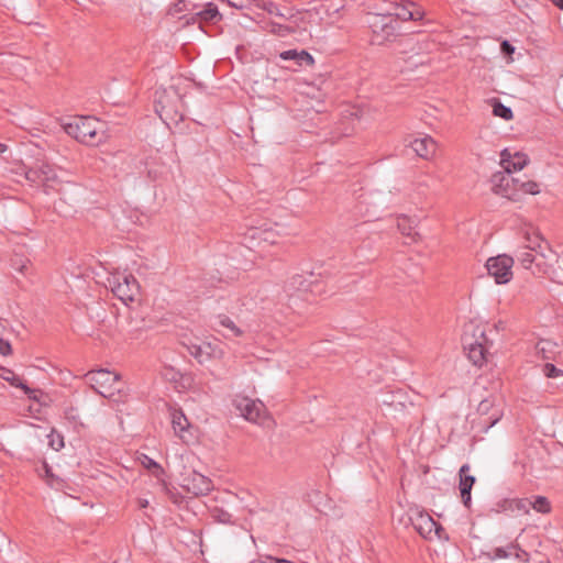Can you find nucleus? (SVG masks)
Here are the masks:
<instances>
[{"label":"nucleus","mask_w":563,"mask_h":563,"mask_svg":"<svg viewBox=\"0 0 563 563\" xmlns=\"http://www.w3.org/2000/svg\"><path fill=\"white\" fill-rule=\"evenodd\" d=\"M0 377L8 382L11 386L21 388L29 398H35L34 394L36 390L27 387L23 380L11 369L2 367L0 368Z\"/></svg>","instance_id":"27"},{"label":"nucleus","mask_w":563,"mask_h":563,"mask_svg":"<svg viewBox=\"0 0 563 563\" xmlns=\"http://www.w3.org/2000/svg\"><path fill=\"white\" fill-rule=\"evenodd\" d=\"M212 517L221 523H229L232 518L231 514L218 507L212 510Z\"/></svg>","instance_id":"37"},{"label":"nucleus","mask_w":563,"mask_h":563,"mask_svg":"<svg viewBox=\"0 0 563 563\" xmlns=\"http://www.w3.org/2000/svg\"><path fill=\"white\" fill-rule=\"evenodd\" d=\"M520 183H525L523 180H520L519 178L512 177V180H510V189L514 192L512 200L517 199V194L521 192L520 190Z\"/></svg>","instance_id":"44"},{"label":"nucleus","mask_w":563,"mask_h":563,"mask_svg":"<svg viewBox=\"0 0 563 563\" xmlns=\"http://www.w3.org/2000/svg\"><path fill=\"white\" fill-rule=\"evenodd\" d=\"M516 256L523 268L530 269L533 274L540 273V269H533L534 264L536 267L540 266V263L538 262V257H540L539 254L534 253L526 246H522L517 251Z\"/></svg>","instance_id":"24"},{"label":"nucleus","mask_w":563,"mask_h":563,"mask_svg":"<svg viewBox=\"0 0 563 563\" xmlns=\"http://www.w3.org/2000/svg\"><path fill=\"white\" fill-rule=\"evenodd\" d=\"M530 509L540 514H548L551 510V505L547 497L536 496L533 500L530 499Z\"/></svg>","instance_id":"32"},{"label":"nucleus","mask_w":563,"mask_h":563,"mask_svg":"<svg viewBox=\"0 0 563 563\" xmlns=\"http://www.w3.org/2000/svg\"><path fill=\"white\" fill-rule=\"evenodd\" d=\"M530 1L531 0H512L514 4L519 8L527 7Z\"/></svg>","instance_id":"48"},{"label":"nucleus","mask_w":563,"mask_h":563,"mask_svg":"<svg viewBox=\"0 0 563 563\" xmlns=\"http://www.w3.org/2000/svg\"><path fill=\"white\" fill-rule=\"evenodd\" d=\"M367 22L373 32V42L378 45L390 41L398 30V23L386 11L369 14Z\"/></svg>","instance_id":"6"},{"label":"nucleus","mask_w":563,"mask_h":563,"mask_svg":"<svg viewBox=\"0 0 563 563\" xmlns=\"http://www.w3.org/2000/svg\"><path fill=\"white\" fill-rule=\"evenodd\" d=\"M229 5L235 9H244L250 4V0H228Z\"/></svg>","instance_id":"45"},{"label":"nucleus","mask_w":563,"mask_h":563,"mask_svg":"<svg viewBox=\"0 0 563 563\" xmlns=\"http://www.w3.org/2000/svg\"><path fill=\"white\" fill-rule=\"evenodd\" d=\"M25 179L35 186L43 187L45 192L58 191L62 187V179L59 178L54 166L48 163H37L35 166L30 167L24 173Z\"/></svg>","instance_id":"4"},{"label":"nucleus","mask_w":563,"mask_h":563,"mask_svg":"<svg viewBox=\"0 0 563 563\" xmlns=\"http://www.w3.org/2000/svg\"><path fill=\"white\" fill-rule=\"evenodd\" d=\"M155 111L169 129L177 126L184 120V113L177 108H155Z\"/></svg>","instance_id":"28"},{"label":"nucleus","mask_w":563,"mask_h":563,"mask_svg":"<svg viewBox=\"0 0 563 563\" xmlns=\"http://www.w3.org/2000/svg\"><path fill=\"white\" fill-rule=\"evenodd\" d=\"M508 549L512 550V556L522 562L529 561V553L521 549L518 543L508 544Z\"/></svg>","instance_id":"36"},{"label":"nucleus","mask_w":563,"mask_h":563,"mask_svg":"<svg viewBox=\"0 0 563 563\" xmlns=\"http://www.w3.org/2000/svg\"><path fill=\"white\" fill-rule=\"evenodd\" d=\"M12 353V347L9 341L4 340L3 338L0 339V355L8 356Z\"/></svg>","instance_id":"43"},{"label":"nucleus","mask_w":563,"mask_h":563,"mask_svg":"<svg viewBox=\"0 0 563 563\" xmlns=\"http://www.w3.org/2000/svg\"><path fill=\"white\" fill-rule=\"evenodd\" d=\"M525 245L529 250L540 255V258H544V251L548 249V243L542 239L539 232L528 231L525 234Z\"/></svg>","instance_id":"23"},{"label":"nucleus","mask_w":563,"mask_h":563,"mask_svg":"<svg viewBox=\"0 0 563 563\" xmlns=\"http://www.w3.org/2000/svg\"><path fill=\"white\" fill-rule=\"evenodd\" d=\"M463 347L467 353L470 361L476 365L482 366L486 360L487 349L478 339L463 338Z\"/></svg>","instance_id":"17"},{"label":"nucleus","mask_w":563,"mask_h":563,"mask_svg":"<svg viewBox=\"0 0 563 563\" xmlns=\"http://www.w3.org/2000/svg\"><path fill=\"white\" fill-rule=\"evenodd\" d=\"M112 294L124 305L133 302L140 294V285L136 278L126 272L111 273L107 279Z\"/></svg>","instance_id":"3"},{"label":"nucleus","mask_w":563,"mask_h":563,"mask_svg":"<svg viewBox=\"0 0 563 563\" xmlns=\"http://www.w3.org/2000/svg\"><path fill=\"white\" fill-rule=\"evenodd\" d=\"M410 521L416 531L424 539H431L432 533H434L438 538H441V533L444 531L442 526L423 510H417L410 517Z\"/></svg>","instance_id":"10"},{"label":"nucleus","mask_w":563,"mask_h":563,"mask_svg":"<svg viewBox=\"0 0 563 563\" xmlns=\"http://www.w3.org/2000/svg\"><path fill=\"white\" fill-rule=\"evenodd\" d=\"M539 563H550V561L549 560H544V561H541Z\"/></svg>","instance_id":"56"},{"label":"nucleus","mask_w":563,"mask_h":563,"mask_svg":"<svg viewBox=\"0 0 563 563\" xmlns=\"http://www.w3.org/2000/svg\"><path fill=\"white\" fill-rule=\"evenodd\" d=\"M413 152L423 159H430L437 152V142L430 135L415 139L410 142Z\"/></svg>","instance_id":"20"},{"label":"nucleus","mask_w":563,"mask_h":563,"mask_svg":"<svg viewBox=\"0 0 563 563\" xmlns=\"http://www.w3.org/2000/svg\"><path fill=\"white\" fill-rule=\"evenodd\" d=\"M376 401L389 412H401L406 408L407 396L401 389L380 391Z\"/></svg>","instance_id":"13"},{"label":"nucleus","mask_w":563,"mask_h":563,"mask_svg":"<svg viewBox=\"0 0 563 563\" xmlns=\"http://www.w3.org/2000/svg\"><path fill=\"white\" fill-rule=\"evenodd\" d=\"M542 372L548 378H559L563 376V371L552 363H545L543 365Z\"/></svg>","instance_id":"34"},{"label":"nucleus","mask_w":563,"mask_h":563,"mask_svg":"<svg viewBox=\"0 0 563 563\" xmlns=\"http://www.w3.org/2000/svg\"><path fill=\"white\" fill-rule=\"evenodd\" d=\"M361 109H346L342 113L340 121L335 125V135L331 137L332 141L340 136H347L354 131L355 124L361 118Z\"/></svg>","instance_id":"16"},{"label":"nucleus","mask_w":563,"mask_h":563,"mask_svg":"<svg viewBox=\"0 0 563 563\" xmlns=\"http://www.w3.org/2000/svg\"><path fill=\"white\" fill-rule=\"evenodd\" d=\"M163 376L165 379L169 382H177L180 378V373L172 367H165L163 371Z\"/></svg>","instance_id":"41"},{"label":"nucleus","mask_w":563,"mask_h":563,"mask_svg":"<svg viewBox=\"0 0 563 563\" xmlns=\"http://www.w3.org/2000/svg\"><path fill=\"white\" fill-rule=\"evenodd\" d=\"M235 409L247 421L261 422L266 416L265 405L257 399H252L245 396H236L233 400Z\"/></svg>","instance_id":"9"},{"label":"nucleus","mask_w":563,"mask_h":563,"mask_svg":"<svg viewBox=\"0 0 563 563\" xmlns=\"http://www.w3.org/2000/svg\"><path fill=\"white\" fill-rule=\"evenodd\" d=\"M393 202L391 191L366 190L357 197L356 209L367 221H371L378 218L379 213Z\"/></svg>","instance_id":"2"},{"label":"nucleus","mask_w":563,"mask_h":563,"mask_svg":"<svg viewBox=\"0 0 563 563\" xmlns=\"http://www.w3.org/2000/svg\"><path fill=\"white\" fill-rule=\"evenodd\" d=\"M292 27L290 25L285 26V30L290 31Z\"/></svg>","instance_id":"54"},{"label":"nucleus","mask_w":563,"mask_h":563,"mask_svg":"<svg viewBox=\"0 0 563 563\" xmlns=\"http://www.w3.org/2000/svg\"><path fill=\"white\" fill-rule=\"evenodd\" d=\"M172 418V426L174 429L175 434L181 439L184 442H188L189 440V427L190 423L187 419V417L184 415L180 410H173L170 413Z\"/></svg>","instance_id":"22"},{"label":"nucleus","mask_w":563,"mask_h":563,"mask_svg":"<svg viewBox=\"0 0 563 563\" xmlns=\"http://www.w3.org/2000/svg\"><path fill=\"white\" fill-rule=\"evenodd\" d=\"M510 180H512V176L510 173L497 172L492 176V185L493 189L496 194L501 195L508 199L514 198V192L510 189Z\"/></svg>","instance_id":"21"},{"label":"nucleus","mask_w":563,"mask_h":563,"mask_svg":"<svg viewBox=\"0 0 563 563\" xmlns=\"http://www.w3.org/2000/svg\"><path fill=\"white\" fill-rule=\"evenodd\" d=\"M500 51L503 54L507 55L508 62H512L511 55L515 53L516 48L514 45H511L508 41H503L500 45Z\"/></svg>","instance_id":"42"},{"label":"nucleus","mask_w":563,"mask_h":563,"mask_svg":"<svg viewBox=\"0 0 563 563\" xmlns=\"http://www.w3.org/2000/svg\"><path fill=\"white\" fill-rule=\"evenodd\" d=\"M55 443H57V440H54V439H52L51 442H49L51 446L54 448V449L56 448Z\"/></svg>","instance_id":"53"},{"label":"nucleus","mask_w":563,"mask_h":563,"mask_svg":"<svg viewBox=\"0 0 563 563\" xmlns=\"http://www.w3.org/2000/svg\"><path fill=\"white\" fill-rule=\"evenodd\" d=\"M218 323L228 330L227 338L241 336L243 331L228 316L221 314L217 318Z\"/></svg>","instance_id":"30"},{"label":"nucleus","mask_w":563,"mask_h":563,"mask_svg":"<svg viewBox=\"0 0 563 563\" xmlns=\"http://www.w3.org/2000/svg\"><path fill=\"white\" fill-rule=\"evenodd\" d=\"M263 563H291V562H289L287 560H279V559L268 556L263 561Z\"/></svg>","instance_id":"47"},{"label":"nucleus","mask_w":563,"mask_h":563,"mask_svg":"<svg viewBox=\"0 0 563 563\" xmlns=\"http://www.w3.org/2000/svg\"><path fill=\"white\" fill-rule=\"evenodd\" d=\"M391 15L398 23V21H408V20H421L424 15V12L420 7L411 1H406L402 3H393L390 8L386 11Z\"/></svg>","instance_id":"11"},{"label":"nucleus","mask_w":563,"mask_h":563,"mask_svg":"<svg viewBox=\"0 0 563 563\" xmlns=\"http://www.w3.org/2000/svg\"><path fill=\"white\" fill-rule=\"evenodd\" d=\"M497 514L507 515H528L530 512L529 498H503L498 500L493 509Z\"/></svg>","instance_id":"12"},{"label":"nucleus","mask_w":563,"mask_h":563,"mask_svg":"<svg viewBox=\"0 0 563 563\" xmlns=\"http://www.w3.org/2000/svg\"><path fill=\"white\" fill-rule=\"evenodd\" d=\"M397 228L399 232L408 238L410 242H416L419 233L416 231V221L407 216L397 219Z\"/></svg>","instance_id":"29"},{"label":"nucleus","mask_w":563,"mask_h":563,"mask_svg":"<svg viewBox=\"0 0 563 563\" xmlns=\"http://www.w3.org/2000/svg\"><path fill=\"white\" fill-rule=\"evenodd\" d=\"M477 424L482 431L487 432L504 416V401L500 395H489L477 406Z\"/></svg>","instance_id":"5"},{"label":"nucleus","mask_w":563,"mask_h":563,"mask_svg":"<svg viewBox=\"0 0 563 563\" xmlns=\"http://www.w3.org/2000/svg\"><path fill=\"white\" fill-rule=\"evenodd\" d=\"M143 465L151 470L152 474L157 478H161V476L164 474L163 467L148 456H144Z\"/></svg>","instance_id":"33"},{"label":"nucleus","mask_w":563,"mask_h":563,"mask_svg":"<svg viewBox=\"0 0 563 563\" xmlns=\"http://www.w3.org/2000/svg\"><path fill=\"white\" fill-rule=\"evenodd\" d=\"M9 327V322L0 318V339L3 338Z\"/></svg>","instance_id":"46"},{"label":"nucleus","mask_w":563,"mask_h":563,"mask_svg":"<svg viewBox=\"0 0 563 563\" xmlns=\"http://www.w3.org/2000/svg\"><path fill=\"white\" fill-rule=\"evenodd\" d=\"M529 163L527 154L514 152L510 148H504L500 152V165L507 173L521 170Z\"/></svg>","instance_id":"15"},{"label":"nucleus","mask_w":563,"mask_h":563,"mask_svg":"<svg viewBox=\"0 0 563 563\" xmlns=\"http://www.w3.org/2000/svg\"><path fill=\"white\" fill-rule=\"evenodd\" d=\"M284 60H294L298 66L312 67L314 64L313 57L306 51L289 49L279 54Z\"/></svg>","instance_id":"25"},{"label":"nucleus","mask_w":563,"mask_h":563,"mask_svg":"<svg viewBox=\"0 0 563 563\" xmlns=\"http://www.w3.org/2000/svg\"><path fill=\"white\" fill-rule=\"evenodd\" d=\"M512 266L514 258L506 254L489 257L486 262L488 275L499 285L507 284L511 280Z\"/></svg>","instance_id":"8"},{"label":"nucleus","mask_w":563,"mask_h":563,"mask_svg":"<svg viewBox=\"0 0 563 563\" xmlns=\"http://www.w3.org/2000/svg\"><path fill=\"white\" fill-rule=\"evenodd\" d=\"M520 190L523 194L537 195L540 192V186L533 180H525V183H520Z\"/></svg>","instance_id":"35"},{"label":"nucleus","mask_w":563,"mask_h":563,"mask_svg":"<svg viewBox=\"0 0 563 563\" xmlns=\"http://www.w3.org/2000/svg\"><path fill=\"white\" fill-rule=\"evenodd\" d=\"M67 418L76 419L75 409L70 408L69 411L66 412Z\"/></svg>","instance_id":"49"},{"label":"nucleus","mask_w":563,"mask_h":563,"mask_svg":"<svg viewBox=\"0 0 563 563\" xmlns=\"http://www.w3.org/2000/svg\"><path fill=\"white\" fill-rule=\"evenodd\" d=\"M65 131L81 143L95 144L99 141L101 122L92 115H76L65 125Z\"/></svg>","instance_id":"1"},{"label":"nucleus","mask_w":563,"mask_h":563,"mask_svg":"<svg viewBox=\"0 0 563 563\" xmlns=\"http://www.w3.org/2000/svg\"><path fill=\"white\" fill-rule=\"evenodd\" d=\"M468 472H470L468 464L462 465L460 468V472H459L460 473V483H459L460 494H461L463 505L466 508L471 507V503H472L471 492H472V487L476 481L475 476L467 474Z\"/></svg>","instance_id":"19"},{"label":"nucleus","mask_w":563,"mask_h":563,"mask_svg":"<svg viewBox=\"0 0 563 563\" xmlns=\"http://www.w3.org/2000/svg\"><path fill=\"white\" fill-rule=\"evenodd\" d=\"M493 106L501 107L503 104L500 102H495Z\"/></svg>","instance_id":"55"},{"label":"nucleus","mask_w":563,"mask_h":563,"mask_svg":"<svg viewBox=\"0 0 563 563\" xmlns=\"http://www.w3.org/2000/svg\"><path fill=\"white\" fill-rule=\"evenodd\" d=\"M493 114L504 120L512 119V108H493Z\"/></svg>","instance_id":"40"},{"label":"nucleus","mask_w":563,"mask_h":563,"mask_svg":"<svg viewBox=\"0 0 563 563\" xmlns=\"http://www.w3.org/2000/svg\"><path fill=\"white\" fill-rule=\"evenodd\" d=\"M57 438H58V442L55 448L56 451H58L64 445L63 438H60L59 435H57Z\"/></svg>","instance_id":"51"},{"label":"nucleus","mask_w":563,"mask_h":563,"mask_svg":"<svg viewBox=\"0 0 563 563\" xmlns=\"http://www.w3.org/2000/svg\"><path fill=\"white\" fill-rule=\"evenodd\" d=\"M512 550L507 547H498L494 549L493 559H508L512 556Z\"/></svg>","instance_id":"39"},{"label":"nucleus","mask_w":563,"mask_h":563,"mask_svg":"<svg viewBox=\"0 0 563 563\" xmlns=\"http://www.w3.org/2000/svg\"><path fill=\"white\" fill-rule=\"evenodd\" d=\"M200 18L205 21L214 20L219 15L218 8L213 4H208V7L199 13Z\"/></svg>","instance_id":"38"},{"label":"nucleus","mask_w":563,"mask_h":563,"mask_svg":"<svg viewBox=\"0 0 563 563\" xmlns=\"http://www.w3.org/2000/svg\"><path fill=\"white\" fill-rule=\"evenodd\" d=\"M8 150V146L3 143H0V154L4 153Z\"/></svg>","instance_id":"52"},{"label":"nucleus","mask_w":563,"mask_h":563,"mask_svg":"<svg viewBox=\"0 0 563 563\" xmlns=\"http://www.w3.org/2000/svg\"><path fill=\"white\" fill-rule=\"evenodd\" d=\"M247 236L260 242L268 244H276L278 242V232L272 228H251L247 232Z\"/></svg>","instance_id":"26"},{"label":"nucleus","mask_w":563,"mask_h":563,"mask_svg":"<svg viewBox=\"0 0 563 563\" xmlns=\"http://www.w3.org/2000/svg\"><path fill=\"white\" fill-rule=\"evenodd\" d=\"M189 353L200 363L209 358H220L223 356V350L218 344L210 342H205L200 345H191L189 347Z\"/></svg>","instance_id":"18"},{"label":"nucleus","mask_w":563,"mask_h":563,"mask_svg":"<svg viewBox=\"0 0 563 563\" xmlns=\"http://www.w3.org/2000/svg\"><path fill=\"white\" fill-rule=\"evenodd\" d=\"M559 283L563 284V279H562V280H559Z\"/></svg>","instance_id":"57"},{"label":"nucleus","mask_w":563,"mask_h":563,"mask_svg":"<svg viewBox=\"0 0 563 563\" xmlns=\"http://www.w3.org/2000/svg\"><path fill=\"white\" fill-rule=\"evenodd\" d=\"M12 267L24 276L32 274L33 266L29 258L15 257L12 260Z\"/></svg>","instance_id":"31"},{"label":"nucleus","mask_w":563,"mask_h":563,"mask_svg":"<svg viewBox=\"0 0 563 563\" xmlns=\"http://www.w3.org/2000/svg\"><path fill=\"white\" fill-rule=\"evenodd\" d=\"M86 379L102 397L113 398L114 390L120 393V388H113V385L120 380L119 375L107 369L91 371L86 374Z\"/></svg>","instance_id":"7"},{"label":"nucleus","mask_w":563,"mask_h":563,"mask_svg":"<svg viewBox=\"0 0 563 563\" xmlns=\"http://www.w3.org/2000/svg\"><path fill=\"white\" fill-rule=\"evenodd\" d=\"M139 505L141 508H146L148 506V500L146 499H140Z\"/></svg>","instance_id":"50"},{"label":"nucleus","mask_w":563,"mask_h":563,"mask_svg":"<svg viewBox=\"0 0 563 563\" xmlns=\"http://www.w3.org/2000/svg\"><path fill=\"white\" fill-rule=\"evenodd\" d=\"M183 487L195 496H205L213 489L212 481L197 472H192L184 478Z\"/></svg>","instance_id":"14"}]
</instances>
